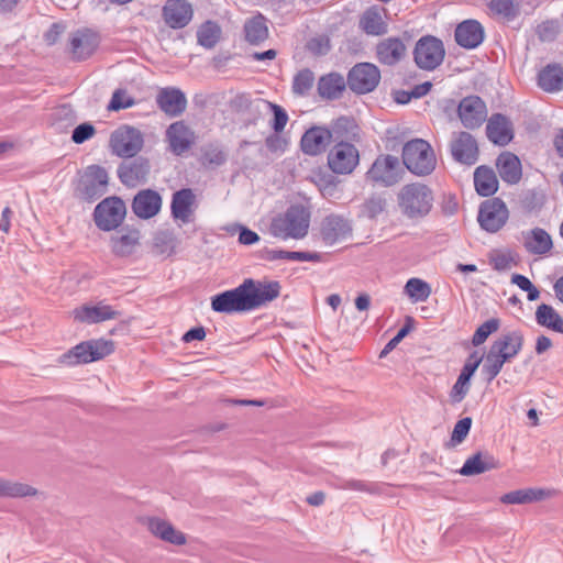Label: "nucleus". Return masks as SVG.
Returning <instances> with one entry per match:
<instances>
[{"label":"nucleus","instance_id":"obj_1","mask_svg":"<svg viewBox=\"0 0 563 563\" xmlns=\"http://www.w3.org/2000/svg\"><path fill=\"white\" fill-rule=\"evenodd\" d=\"M280 289L277 280L261 282L246 278L236 288L213 296L211 308L221 313L253 311L279 297Z\"/></svg>","mask_w":563,"mask_h":563},{"label":"nucleus","instance_id":"obj_2","mask_svg":"<svg viewBox=\"0 0 563 563\" xmlns=\"http://www.w3.org/2000/svg\"><path fill=\"white\" fill-rule=\"evenodd\" d=\"M523 346V334L519 330L509 331L498 336L485 356L483 373L492 382L501 372L505 363L514 360Z\"/></svg>","mask_w":563,"mask_h":563},{"label":"nucleus","instance_id":"obj_3","mask_svg":"<svg viewBox=\"0 0 563 563\" xmlns=\"http://www.w3.org/2000/svg\"><path fill=\"white\" fill-rule=\"evenodd\" d=\"M310 212L302 206H290L285 213L273 219L271 233L278 239H303L309 231Z\"/></svg>","mask_w":563,"mask_h":563},{"label":"nucleus","instance_id":"obj_4","mask_svg":"<svg viewBox=\"0 0 563 563\" xmlns=\"http://www.w3.org/2000/svg\"><path fill=\"white\" fill-rule=\"evenodd\" d=\"M398 206L402 214L409 219L423 218L432 209L433 192L424 184H407L398 194Z\"/></svg>","mask_w":563,"mask_h":563},{"label":"nucleus","instance_id":"obj_5","mask_svg":"<svg viewBox=\"0 0 563 563\" xmlns=\"http://www.w3.org/2000/svg\"><path fill=\"white\" fill-rule=\"evenodd\" d=\"M401 157L407 169L417 176H428L437 166L432 146L422 139H413L405 143Z\"/></svg>","mask_w":563,"mask_h":563},{"label":"nucleus","instance_id":"obj_6","mask_svg":"<svg viewBox=\"0 0 563 563\" xmlns=\"http://www.w3.org/2000/svg\"><path fill=\"white\" fill-rule=\"evenodd\" d=\"M114 351V342L98 339L81 342L59 356L58 362L73 366L102 360Z\"/></svg>","mask_w":563,"mask_h":563},{"label":"nucleus","instance_id":"obj_7","mask_svg":"<svg viewBox=\"0 0 563 563\" xmlns=\"http://www.w3.org/2000/svg\"><path fill=\"white\" fill-rule=\"evenodd\" d=\"M109 176L103 167L88 166L76 189V196L78 199L91 203L107 192Z\"/></svg>","mask_w":563,"mask_h":563},{"label":"nucleus","instance_id":"obj_8","mask_svg":"<svg viewBox=\"0 0 563 563\" xmlns=\"http://www.w3.org/2000/svg\"><path fill=\"white\" fill-rule=\"evenodd\" d=\"M360 164V151L350 142L334 143L329 150L327 165L335 175H350Z\"/></svg>","mask_w":563,"mask_h":563},{"label":"nucleus","instance_id":"obj_9","mask_svg":"<svg viewBox=\"0 0 563 563\" xmlns=\"http://www.w3.org/2000/svg\"><path fill=\"white\" fill-rule=\"evenodd\" d=\"M445 56V48L441 40L426 35L418 40L413 49V60L423 70H434Z\"/></svg>","mask_w":563,"mask_h":563},{"label":"nucleus","instance_id":"obj_10","mask_svg":"<svg viewBox=\"0 0 563 563\" xmlns=\"http://www.w3.org/2000/svg\"><path fill=\"white\" fill-rule=\"evenodd\" d=\"M126 214L124 201L115 196L104 198L93 211V221L102 231H111L121 225Z\"/></svg>","mask_w":563,"mask_h":563},{"label":"nucleus","instance_id":"obj_11","mask_svg":"<svg viewBox=\"0 0 563 563\" xmlns=\"http://www.w3.org/2000/svg\"><path fill=\"white\" fill-rule=\"evenodd\" d=\"M509 219V210L500 198H492L479 205L477 221L479 227L488 233L500 231Z\"/></svg>","mask_w":563,"mask_h":563},{"label":"nucleus","instance_id":"obj_12","mask_svg":"<svg viewBox=\"0 0 563 563\" xmlns=\"http://www.w3.org/2000/svg\"><path fill=\"white\" fill-rule=\"evenodd\" d=\"M380 81V70L373 63H357L347 73L346 84L357 93L365 95L376 89Z\"/></svg>","mask_w":563,"mask_h":563},{"label":"nucleus","instance_id":"obj_13","mask_svg":"<svg viewBox=\"0 0 563 563\" xmlns=\"http://www.w3.org/2000/svg\"><path fill=\"white\" fill-rule=\"evenodd\" d=\"M144 139L140 130L123 125L112 132L110 147L119 157H133L143 147Z\"/></svg>","mask_w":563,"mask_h":563},{"label":"nucleus","instance_id":"obj_14","mask_svg":"<svg viewBox=\"0 0 563 563\" xmlns=\"http://www.w3.org/2000/svg\"><path fill=\"white\" fill-rule=\"evenodd\" d=\"M352 231V223L347 218L331 213L321 220L319 238L324 245L332 246L351 238Z\"/></svg>","mask_w":563,"mask_h":563},{"label":"nucleus","instance_id":"obj_15","mask_svg":"<svg viewBox=\"0 0 563 563\" xmlns=\"http://www.w3.org/2000/svg\"><path fill=\"white\" fill-rule=\"evenodd\" d=\"M401 174L402 169L398 157L386 154L376 157L367 170L366 177L374 183L393 186L400 180Z\"/></svg>","mask_w":563,"mask_h":563},{"label":"nucleus","instance_id":"obj_16","mask_svg":"<svg viewBox=\"0 0 563 563\" xmlns=\"http://www.w3.org/2000/svg\"><path fill=\"white\" fill-rule=\"evenodd\" d=\"M450 153L456 163L472 166L479 157L477 141L468 132H454L450 142Z\"/></svg>","mask_w":563,"mask_h":563},{"label":"nucleus","instance_id":"obj_17","mask_svg":"<svg viewBox=\"0 0 563 563\" xmlns=\"http://www.w3.org/2000/svg\"><path fill=\"white\" fill-rule=\"evenodd\" d=\"M457 115L464 128L478 129L487 118L486 103L478 96L464 97L459 103Z\"/></svg>","mask_w":563,"mask_h":563},{"label":"nucleus","instance_id":"obj_18","mask_svg":"<svg viewBox=\"0 0 563 563\" xmlns=\"http://www.w3.org/2000/svg\"><path fill=\"white\" fill-rule=\"evenodd\" d=\"M333 142L329 128L313 125L306 130L300 139V150L309 156L323 154Z\"/></svg>","mask_w":563,"mask_h":563},{"label":"nucleus","instance_id":"obj_19","mask_svg":"<svg viewBox=\"0 0 563 563\" xmlns=\"http://www.w3.org/2000/svg\"><path fill=\"white\" fill-rule=\"evenodd\" d=\"M407 54V46L400 37L389 36L375 45V58L385 66H395Z\"/></svg>","mask_w":563,"mask_h":563},{"label":"nucleus","instance_id":"obj_20","mask_svg":"<svg viewBox=\"0 0 563 563\" xmlns=\"http://www.w3.org/2000/svg\"><path fill=\"white\" fill-rule=\"evenodd\" d=\"M74 319L82 323H99L107 320L117 319L121 313L110 305L99 301L95 305L88 303L73 311Z\"/></svg>","mask_w":563,"mask_h":563},{"label":"nucleus","instance_id":"obj_21","mask_svg":"<svg viewBox=\"0 0 563 563\" xmlns=\"http://www.w3.org/2000/svg\"><path fill=\"white\" fill-rule=\"evenodd\" d=\"M100 37L97 32L90 29H80L71 34L70 48L73 57L84 60L90 57L97 49Z\"/></svg>","mask_w":563,"mask_h":563},{"label":"nucleus","instance_id":"obj_22","mask_svg":"<svg viewBox=\"0 0 563 563\" xmlns=\"http://www.w3.org/2000/svg\"><path fill=\"white\" fill-rule=\"evenodd\" d=\"M150 169V162L146 158L136 157L122 163L118 168V176L125 186L135 187L146 181Z\"/></svg>","mask_w":563,"mask_h":563},{"label":"nucleus","instance_id":"obj_23","mask_svg":"<svg viewBox=\"0 0 563 563\" xmlns=\"http://www.w3.org/2000/svg\"><path fill=\"white\" fill-rule=\"evenodd\" d=\"M162 208V197L152 189H143L139 191L132 201V211L143 220L155 217Z\"/></svg>","mask_w":563,"mask_h":563},{"label":"nucleus","instance_id":"obj_24","mask_svg":"<svg viewBox=\"0 0 563 563\" xmlns=\"http://www.w3.org/2000/svg\"><path fill=\"white\" fill-rule=\"evenodd\" d=\"M454 37L461 47L473 49L483 43L484 27L476 20H465L456 26Z\"/></svg>","mask_w":563,"mask_h":563},{"label":"nucleus","instance_id":"obj_25","mask_svg":"<svg viewBox=\"0 0 563 563\" xmlns=\"http://www.w3.org/2000/svg\"><path fill=\"white\" fill-rule=\"evenodd\" d=\"M141 233L136 229H123L110 239L112 253L118 257H129L140 247Z\"/></svg>","mask_w":563,"mask_h":563},{"label":"nucleus","instance_id":"obj_26","mask_svg":"<svg viewBox=\"0 0 563 563\" xmlns=\"http://www.w3.org/2000/svg\"><path fill=\"white\" fill-rule=\"evenodd\" d=\"M486 134L493 143L505 146L514 137L512 124L506 115L494 113L487 121Z\"/></svg>","mask_w":563,"mask_h":563},{"label":"nucleus","instance_id":"obj_27","mask_svg":"<svg viewBox=\"0 0 563 563\" xmlns=\"http://www.w3.org/2000/svg\"><path fill=\"white\" fill-rule=\"evenodd\" d=\"M481 362L482 357H477L476 353H473L465 362L451 390L450 396L453 402H461L465 398L470 390L471 377L474 375Z\"/></svg>","mask_w":563,"mask_h":563},{"label":"nucleus","instance_id":"obj_28","mask_svg":"<svg viewBox=\"0 0 563 563\" xmlns=\"http://www.w3.org/2000/svg\"><path fill=\"white\" fill-rule=\"evenodd\" d=\"M199 207L196 194L190 188L178 190V227L192 224L196 221V211ZM196 231V227L192 228Z\"/></svg>","mask_w":563,"mask_h":563},{"label":"nucleus","instance_id":"obj_29","mask_svg":"<svg viewBox=\"0 0 563 563\" xmlns=\"http://www.w3.org/2000/svg\"><path fill=\"white\" fill-rule=\"evenodd\" d=\"M500 178L508 184H517L522 176L519 158L509 152L501 153L496 161Z\"/></svg>","mask_w":563,"mask_h":563},{"label":"nucleus","instance_id":"obj_30","mask_svg":"<svg viewBox=\"0 0 563 563\" xmlns=\"http://www.w3.org/2000/svg\"><path fill=\"white\" fill-rule=\"evenodd\" d=\"M24 497L46 498L43 492H40L37 488L29 484L0 477V498Z\"/></svg>","mask_w":563,"mask_h":563},{"label":"nucleus","instance_id":"obj_31","mask_svg":"<svg viewBox=\"0 0 563 563\" xmlns=\"http://www.w3.org/2000/svg\"><path fill=\"white\" fill-rule=\"evenodd\" d=\"M245 41L251 45H260L268 38L269 31L267 26V19L257 13L247 19L243 25Z\"/></svg>","mask_w":563,"mask_h":563},{"label":"nucleus","instance_id":"obj_32","mask_svg":"<svg viewBox=\"0 0 563 563\" xmlns=\"http://www.w3.org/2000/svg\"><path fill=\"white\" fill-rule=\"evenodd\" d=\"M333 135V142H357L360 140V128L355 120L347 117H340L329 128Z\"/></svg>","mask_w":563,"mask_h":563},{"label":"nucleus","instance_id":"obj_33","mask_svg":"<svg viewBox=\"0 0 563 563\" xmlns=\"http://www.w3.org/2000/svg\"><path fill=\"white\" fill-rule=\"evenodd\" d=\"M499 467V462L488 453L478 452L468 457L460 473L465 476L478 475Z\"/></svg>","mask_w":563,"mask_h":563},{"label":"nucleus","instance_id":"obj_34","mask_svg":"<svg viewBox=\"0 0 563 563\" xmlns=\"http://www.w3.org/2000/svg\"><path fill=\"white\" fill-rule=\"evenodd\" d=\"M346 85L341 74L330 73L319 78L318 92L323 99L334 100L340 98Z\"/></svg>","mask_w":563,"mask_h":563},{"label":"nucleus","instance_id":"obj_35","mask_svg":"<svg viewBox=\"0 0 563 563\" xmlns=\"http://www.w3.org/2000/svg\"><path fill=\"white\" fill-rule=\"evenodd\" d=\"M523 245L530 254L543 255L552 249L553 243L544 229L534 228L526 233Z\"/></svg>","mask_w":563,"mask_h":563},{"label":"nucleus","instance_id":"obj_36","mask_svg":"<svg viewBox=\"0 0 563 563\" xmlns=\"http://www.w3.org/2000/svg\"><path fill=\"white\" fill-rule=\"evenodd\" d=\"M474 185L479 196H493L498 190V179L493 168L478 166L474 172Z\"/></svg>","mask_w":563,"mask_h":563},{"label":"nucleus","instance_id":"obj_37","mask_svg":"<svg viewBox=\"0 0 563 563\" xmlns=\"http://www.w3.org/2000/svg\"><path fill=\"white\" fill-rule=\"evenodd\" d=\"M360 27L364 33L373 36H380L388 32V24L376 8H369L361 15Z\"/></svg>","mask_w":563,"mask_h":563},{"label":"nucleus","instance_id":"obj_38","mask_svg":"<svg viewBox=\"0 0 563 563\" xmlns=\"http://www.w3.org/2000/svg\"><path fill=\"white\" fill-rule=\"evenodd\" d=\"M538 85L547 92L560 91L563 88V67L559 64L545 66L538 75Z\"/></svg>","mask_w":563,"mask_h":563},{"label":"nucleus","instance_id":"obj_39","mask_svg":"<svg viewBox=\"0 0 563 563\" xmlns=\"http://www.w3.org/2000/svg\"><path fill=\"white\" fill-rule=\"evenodd\" d=\"M536 321L539 325L554 332L563 333V318L550 305L541 303L536 310Z\"/></svg>","mask_w":563,"mask_h":563},{"label":"nucleus","instance_id":"obj_40","mask_svg":"<svg viewBox=\"0 0 563 563\" xmlns=\"http://www.w3.org/2000/svg\"><path fill=\"white\" fill-rule=\"evenodd\" d=\"M548 496L543 489H518L509 492L500 497V501L508 505H523L541 500Z\"/></svg>","mask_w":563,"mask_h":563},{"label":"nucleus","instance_id":"obj_41","mask_svg":"<svg viewBox=\"0 0 563 563\" xmlns=\"http://www.w3.org/2000/svg\"><path fill=\"white\" fill-rule=\"evenodd\" d=\"M487 7L493 16L506 22L514 21L520 14V4L515 0H489Z\"/></svg>","mask_w":563,"mask_h":563},{"label":"nucleus","instance_id":"obj_42","mask_svg":"<svg viewBox=\"0 0 563 563\" xmlns=\"http://www.w3.org/2000/svg\"><path fill=\"white\" fill-rule=\"evenodd\" d=\"M266 260L277 261H298V262H321V255L317 252H299V251H285V250H268L266 252Z\"/></svg>","mask_w":563,"mask_h":563},{"label":"nucleus","instance_id":"obj_43","mask_svg":"<svg viewBox=\"0 0 563 563\" xmlns=\"http://www.w3.org/2000/svg\"><path fill=\"white\" fill-rule=\"evenodd\" d=\"M146 527L156 538L169 543H176V530L170 522L158 517H151L146 519Z\"/></svg>","mask_w":563,"mask_h":563},{"label":"nucleus","instance_id":"obj_44","mask_svg":"<svg viewBox=\"0 0 563 563\" xmlns=\"http://www.w3.org/2000/svg\"><path fill=\"white\" fill-rule=\"evenodd\" d=\"M221 37V27L217 22L207 21L197 31L198 43L206 47L212 48Z\"/></svg>","mask_w":563,"mask_h":563},{"label":"nucleus","instance_id":"obj_45","mask_svg":"<svg viewBox=\"0 0 563 563\" xmlns=\"http://www.w3.org/2000/svg\"><path fill=\"white\" fill-rule=\"evenodd\" d=\"M405 294L413 301H426L430 294V285L420 278H410L405 285Z\"/></svg>","mask_w":563,"mask_h":563},{"label":"nucleus","instance_id":"obj_46","mask_svg":"<svg viewBox=\"0 0 563 563\" xmlns=\"http://www.w3.org/2000/svg\"><path fill=\"white\" fill-rule=\"evenodd\" d=\"M314 84V74L309 68L299 70L292 79V92L297 96H306Z\"/></svg>","mask_w":563,"mask_h":563},{"label":"nucleus","instance_id":"obj_47","mask_svg":"<svg viewBox=\"0 0 563 563\" xmlns=\"http://www.w3.org/2000/svg\"><path fill=\"white\" fill-rule=\"evenodd\" d=\"M331 40L325 34L314 35L305 44L306 51L314 57L325 56L331 51Z\"/></svg>","mask_w":563,"mask_h":563},{"label":"nucleus","instance_id":"obj_48","mask_svg":"<svg viewBox=\"0 0 563 563\" xmlns=\"http://www.w3.org/2000/svg\"><path fill=\"white\" fill-rule=\"evenodd\" d=\"M387 201L383 196L373 195L362 205V214L369 219H375L385 211Z\"/></svg>","mask_w":563,"mask_h":563},{"label":"nucleus","instance_id":"obj_49","mask_svg":"<svg viewBox=\"0 0 563 563\" xmlns=\"http://www.w3.org/2000/svg\"><path fill=\"white\" fill-rule=\"evenodd\" d=\"M536 33L541 42H553L561 33V25L558 20H547L538 24Z\"/></svg>","mask_w":563,"mask_h":563},{"label":"nucleus","instance_id":"obj_50","mask_svg":"<svg viewBox=\"0 0 563 563\" xmlns=\"http://www.w3.org/2000/svg\"><path fill=\"white\" fill-rule=\"evenodd\" d=\"M158 107L167 114H176V88H165L157 95Z\"/></svg>","mask_w":563,"mask_h":563},{"label":"nucleus","instance_id":"obj_51","mask_svg":"<svg viewBox=\"0 0 563 563\" xmlns=\"http://www.w3.org/2000/svg\"><path fill=\"white\" fill-rule=\"evenodd\" d=\"M499 328V320L498 319H489L482 323L475 331L472 343L475 346H478L483 344L486 339L494 332H496Z\"/></svg>","mask_w":563,"mask_h":563},{"label":"nucleus","instance_id":"obj_52","mask_svg":"<svg viewBox=\"0 0 563 563\" xmlns=\"http://www.w3.org/2000/svg\"><path fill=\"white\" fill-rule=\"evenodd\" d=\"M511 283L527 292V298L529 301L539 299L540 290L530 282L528 277L520 274H514L511 276Z\"/></svg>","mask_w":563,"mask_h":563},{"label":"nucleus","instance_id":"obj_53","mask_svg":"<svg viewBox=\"0 0 563 563\" xmlns=\"http://www.w3.org/2000/svg\"><path fill=\"white\" fill-rule=\"evenodd\" d=\"M200 159L203 165L219 166L225 162V154L216 146H207L202 150Z\"/></svg>","mask_w":563,"mask_h":563},{"label":"nucleus","instance_id":"obj_54","mask_svg":"<svg viewBox=\"0 0 563 563\" xmlns=\"http://www.w3.org/2000/svg\"><path fill=\"white\" fill-rule=\"evenodd\" d=\"M471 427H472V418L471 417H465V418H462L461 420H459L454 426V429H453V432L451 435V441L454 444L462 443L464 441V439L467 437V434L471 430Z\"/></svg>","mask_w":563,"mask_h":563},{"label":"nucleus","instance_id":"obj_55","mask_svg":"<svg viewBox=\"0 0 563 563\" xmlns=\"http://www.w3.org/2000/svg\"><path fill=\"white\" fill-rule=\"evenodd\" d=\"M195 133L178 121V155L187 151L195 142Z\"/></svg>","mask_w":563,"mask_h":563},{"label":"nucleus","instance_id":"obj_56","mask_svg":"<svg viewBox=\"0 0 563 563\" xmlns=\"http://www.w3.org/2000/svg\"><path fill=\"white\" fill-rule=\"evenodd\" d=\"M411 320L412 319L410 317L407 319V323L398 331V333L382 350L379 357H385L388 353H390L401 342V340L410 332Z\"/></svg>","mask_w":563,"mask_h":563},{"label":"nucleus","instance_id":"obj_57","mask_svg":"<svg viewBox=\"0 0 563 563\" xmlns=\"http://www.w3.org/2000/svg\"><path fill=\"white\" fill-rule=\"evenodd\" d=\"M272 110H273V113H274V120H273V124H272V128L273 130L276 132V133H279L282 132L287 122H288V114L287 112L278 104H275V103H269Z\"/></svg>","mask_w":563,"mask_h":563},{"label":"nucleus","instance_id":"obj_58","mask_svg":"<svg viewBox=\"0 0 563 563\" xmlns=\"http://www.w3.org/2000/svg\"><path fill=\"white\" fill-rule=\"evenodd\" d=\"M134 104V101L125 95V92L121 90H117L111 98V101L108 106L109 110L118 111L121 109L130 108Z\"/></svg>","mask_w":563,"mask_h":563},{"label":"nucleus","instance_id":"obj_59","mask_svg":"<svg viewBox=\"0 0 563 563\" xmlns=\"http://www.w3.org/2000/svg\"><path fill=\"white\" fill-rule=\"evenodd\" d=\"M95 128L90 123H81L76 126L71 134V140L76 144H81L95 134Z\"/></svg>","mask_w":563,"mask_h":563},{"label":"nucleus","instance_id":"obj_60","mask_svg":"<svg viewBox=\"0 0 563 563\" xmlns=\"http://www.w3.org/2000/svg\"><path fill=\"white\" fill-rule=\"evenodd\" d=\"M194 10L186 0H178V29L186 26L192 19Z\"/></svg>","mask_w":563,"mask_h":563},{"label":"nucleus","instance_id":"obj_61","mask_svg":"<svg viewBox=\"0 0 563 563\" xmlns=\"http://www.w3.org/2000/svg\"><path fill=\"white\" fill-rule=\"evenodd\" d=\"M163 16L172 29H176V0H168L163 8Z\"/></svg>","mask_w":563,"mask_h":563},{"label":"nucleus","instance_id":"obj_62","mask_svg":"<svg viewBox=\"0 0 563 563\" xmlns=\"http://www.w3.org/2000/svg\"><path fill=\"white\" fill-rule=\"evenodd\" d=\"M265 144L271 152H284L287 146V141L278 134H274L265 140Z\"/></svg>","mask_w":563,"mask_h":563},{"label":"nucleus","instance_id":"obj_63","mask_svg":"<svg viewBox=\"0 0 563 563\" xmlns=\"http://www.w3.org/2000/svg\"><path fill=\"white\" fill-rule=\"evenodd\" d=\"M65 26L62 23H53L48 31L44 34L45 42L54 45L64 33Z\"/></svg>","mask_w":563,"mask_h":563},{"label":"nucleus","instance_id":"obj_64","mask_svg":"<svg viewBox=\"0 0 563 563\" xmlns=\"http://www.w3.org/2000/svg\"><path fill=\"white\" fill-rule=\"evenodd\" d=\"M205 338H206V329L202 325H199V327H195V328L190 329L189 331H187L183 335L181 340L185 343H189L192 341H202Z\"/></svg>","mask_w":563,"mask_h":563}]
</instances>
